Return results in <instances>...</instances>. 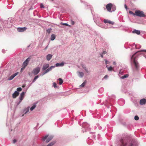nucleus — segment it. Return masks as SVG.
<instances>
[{"mask_svg":"<svg viewBox=\"0 0 146 146\" xmlns=\"http://www.w3.org/2000/svg\"><path fill=\"white\" fill-rule=\"evenodd\" d=\"M118 103L120 106H123L125 103L124 100L123 99H119L118 101Z\"/></svg>","mask_w":146,"mask_h":146,"instance_id":"obj_16","label":"nucleus"},{"mask_svg":"<svg viewBox=\"0 0 146 146\" xmlns=\"http://www.w3.org/2000/svg\"><path fill=\"white\" fill-rule=\"evenodd\" d=\"M18 74V72H16L14 74H13L10 77H9L8 80H12L15 76H16Z\"/></svg>","mask_w":146,"mask_h":146,"instance_id":"obj_13","label":"nucleus"},{"mask_svg":"<svg viewBox=\"0 0 146 146\" xmlns=\"http://www.w3.org/2000/svg\"><path fill=\"white\" fill-rule=\"evenodd\" d=\"M52 55L51 54H48L46 56V58L47 60L49 61L52 58Z\"/></svg>","mask_w":146,"mask_h":146,"instance_id":"obj_18","label":"nucleus"},{"mask_svg":"<svg viewBox=\"0 0 146 146\" xmlns=\"http://www.w3.org/2000/svg\"><path fill=\"white\" fill-rule=\"evenodd\" d=\"M89 125L86 122L83 123L82 124V127L85 128L86 130V131L89 129H90V128L89 127Z\"/></svg>","mask_w":146,"mask_h":146,"instance_id":"obj_8","label":"nucleus"},{"mask_svg":"<svg viewBox=\"0 0 146 146\" xmlns=\"http://www.w3.org/2000/svg\"><path fill=\"white\" fill-rule=\"evenodd\" d=\"M61 24L62 25H66V26H70L68 24H67L66 23H61Z\"/></svg>","mask_w":146,"mask_h":146,"instance_id":"obj_37","label":"nucleus"},{"mask_svg":"<svg viewBox=\"0 0 146 146\" xmlns=\"http://www.w3.org/2000/svg\"><path fill=\"white\" fill-rule=\"evenodd\" d=\"M77 73L78 76L80 78H82L84 75V74L82 72H78Z\"/></svg>","mask_w":146,"mask_h":146,"instance_id":"obj_17","label":"nucleus"},{"mask_svg":"<svg viewBox=\"0 0 146 146\" xmlns=\"http://www.w3.org/2000/svg\"><path fill=\"white\" fill-rule=\"evenodd\" d=\"M53 86L54 88H57V86L55 82H54L53 84Z\"/></svg>","mask_w":146,"mask_h":146,"instance_id":"obj_34","label":"nucleus"},{"mask_svg":"<svg viewBox=\"0 0 146 146\" xmlns=\"http://www.w3.org/2000/svg\"><path fill=\"white\" fill-rule=\"evenodd\" d=\"M124 6H125V9L126 10H127L128 8H127V7L126 4H125Z\"/></svg>","mask_w":146,"mask_h":146,"instance_id":"obj_47","label":"nucleus"},{"mask_svg":"<svg viewBox=\"0 0 146 146\" xmlns=\"http://www.w3.org/2000/svg\"><path fill=\"white\" fill-rule=\"evenodd\" d=\"M25 86V85H23L22 86V87L23 88H24Z\"/></svg>","mask_w":146,"mask_h":146,"instance_id":"obj_55","label":"nucleus"},{"mask_svg":"<svg viewBox=\"0 0 146 146\" xmlns=\"http://www.w3.org/2000/svg\"><path fill=\"white\" fill-rule=\"evenodd\" d=\"M120 146H137V142L135 141L128 142L125 139H121L120 140Z\"/></svg>","mask_w":146,"mask_h":146,"instance_id":"obj_2","label":"nucleus"},{"mask_svg":"<svg viewBox=\"0 0 146 146\" xmlns=\"http://www.w3.org/2000/svg\"><path fill=\"white\" fill-rule=\"evenodd\" d=\"M113 64L114 65H115L116 64V63L115 62H113Z\"/></svg>","mask_w":146,"mask_h":146,"instance_id":"obj_53","label":"nucleus"},{"mask_svg":"<svg viewBox=\"0 0 146 146\" xmlns=\"http://www.w3.org/2000/svg\"><path fill=\"white\" fill-rule=\"evenodd\" d=\"M86 82H86V80L85 81L83 82V83L82 84H81L80 86L81 87H84L85 85V84L86 83Z\"/></svg>","mask_w":146,"mask_h":146,"instance_id":"obj_26","label":"nucleus"},{"mask_svg":"<svg viewBox=\"0 0 146 146\" xmlns=\"http://www.w3.org/2000/svg\"><path fill=\"white\" fill-rule=\"evenodd\" d=\"M47 47H48V46H46L44 48V50H46L47 49Z\"/></svg>","mask_w":146,"mask_h":146,"instance_id":"obj_54","label":"nucleus"},{"mask_svg":"<svg viewBox=\"0 0 146 146\" xmlns=\"http://www.w3.org/2000/svg\"><path fill=\"white\" fill-rule=\"evenodd\" d=\"M49 66V64L47 63H46L43 65L42 70L43 71H44L42 73V76L50 71L52 69L55 67V66H52L50 67Z\"/></svg>","mask_w":146,"mask_h":146,"instance_id":"obj_3","label":"nucleus"},{"mask_svg":"<svg viewBox=\"0 0 146 146\" xmlns=\"http://www.w3.org/2000/svg\"><path fill=\"white\" fill-rule=\"evenodd\" d=\"M84 70L86 71V72H87V73H89V72L88 71V69L87 68L86 69H84Z\"/></svg>","mask_w":146,"mask_h":146,"instance_id":"obj_45","label":"nucleus"},{"mask_svg":"<svg viewBox=\"0 0 146 146\" xmlns=\"http://www.w3.org/2000/svg\"><path fill=\"white\" fill-rule=\"evenodd\" d=\"M48 137V136L47 135H45L43 137L42 139V140L43 141H44L46 139V143H48L50 141L53 137V136H50Z\"/></svg>","mask_w":146,"mask_h":146,"instance_id":"obj_6","label":"nucleus"},{"mask_svg":"<svg viewBox=\"0 0 146 146\" xmlns=\"http://www.w3.org/2000/svg\"><path fill=\"white\" fill-rule=\"evenodd\" d=\"M129 13H130V14H133V12L131 11H129Z\"/></svg>","mask_w":146,"mask_h":146,"instance_id":"obj_49","label":"nucleus"},{"mask_svg":"<svg viewBox=\"0 0 146 146\" xmlns=\"http://www.w3.org/2000/svg\"><path fill=\"white\" fill-rule=\"evenodd\" d=\"M19 93L17 91H15L12 94V97L13 98H15L16 97L19 95Z\"/></svg>","mask_w":146,"mask_h":146,"instance_id":"obj_14","label":"nucleus"},{"mask_svg":"<svg viewBox=\"0 0 146 146\" xmlns=\"http://www.w3.org/2000/svg\"><path fill=\"white\" fill-rule=\"evenodd\" d=\"M105 61L106 64H108L110 62L108 60L106 59H105Z\"/></svg>","mask_w":146,"mask_h":146,"instance_id":"obj_39","label":"nucleus"},{"mask_svg":"<svg viewBox=\"0 0 146 146\" xmlns=\"http://www.w3.org/2000/svg\"><path fill=\"white\" fill-rule=\"evenodd\" d=\"M39 77V75H37L34 78L33 81V82H35L36 80Z\"/></svg>","mask_w":146,"mask_h":146,"instance_id":"obj_27","label":"nucleus"},{"mask_svg":"<svg viewBox=\"0 0 146 146\" xmlns=\"http://www.w3.org/2000/svg\"><path fill=\"white\" fill-rule=\"evenodd\" d=\"M106 67L108 68V70L109 71H111L113 70V68L111 67V66H110L108 67V65H106Z\"/></svg>","mask_w":146,"mask_h":146,"instance_id":"obj_24","label":"nucleus"},{"mask_svg":"<svg viewBox=\"0 0 146 146\" xmlns=\"http://www.w3.org/2000/svg\"><path fill=\"white\" fill-rule=\"evenodd\" d=\"M2 52L3 53H5V50H2Z\"/></svg>","mask_w":146,"mask_h":146,"instance_id":"obj_52","label":"nucleus"},{"mask_svg":"<svg viewBox=\"0 0 146 146\" xmlns=\"http://www.w3.org/2000/svg\"><path fill=\"white\" fill-rule=\"evenodd\" d=\"M52 30V29L51 28H50L47 29L46 30V31L48 33H50Z\"/></svg>","mask_w":146,"mask_h":146,"instance_id":"obj_33","label":"nucleus"},{"mask_svg":"<svg viewBox=\"0 0 146 146\" xmlns=\"http://www.w3.org/2000/svg\"><path fill=\"white\" fill-rule=\"evenodd\" d=\"M100 56H101L102 57V58H103V55L102 54H100Z\"/></svg>","mask_w":146,"mask_h":146,"instance_id":"obj_51","label":"nucleus"},{"mask_svg":"<svg viewBox=\"0 0 146 146\" xmlns=\"http://www.w3.org/2000/svg\"><path fill=\"white\" fill-rule=\"evenodd\" d=\"M135 15L139 17H145V15L143 11L140 10H137L135 12Z\"/></svg>","mask_w":146,"mask_h":146,"instance_id":"obj_5","label":"nucleus"},{"mask_svg":"<svg viewBox=\"0 0 146 146\" xmlns=\"http://www.w3.org/2000/svg\"><path fill=\"white\" fill-rule=\"evenodd\" d=\"M64 65V63L63 62L61 63H57L56 64V66L59 67V66H63Z\"/></svg>","mask_w":146,"mask_h":146,"instance_id":"obj_19","label":"nucleus"},{"mask_svg":"<svg viewBox=\"0 0 146 146\" xmlns=\"http://www.w3.org/2000/svg\"><path fill=\"white\" fill-rule=\"evenodd\" d=\"M146 103V99L143 98L141 99L139 103L141 105H142L145 104Z\"/></svg>","mask_w":146,"mask_h":146,"instance_id":"obj_15","label":"nucleus"},{"mask_svg":"<svg viewBox=\"0 0 146 146\" xmlns=\"http://www.w3.org/2000/svg\"><path fill=\"white\" fill-rule=\"evenodd\" d=\"M51 1H53V0H51Z\"/></svg>","mask_w":146,"mask_h":146,"instance_id":"obj_63","label":"nucleus"},{"mask_svg":"<svg viewBox=\"0 0 146 146\" xmlns=\"http://www.w3.org/2000/svg\"><path fill=\"white\" fill-rule=\"evenodd\" d=\"M134 119L136 120H137L139 119V117L138 116L136 115L134 117Z\"/></svg>","mask_w":146,"mask_h":146,"instance_id":"obj_38","label":"nucleus"},{"mask_svg":"<svg viewBox=\"0 0 146 146\" xmlns=\"http://www.w3.org/2000/svg\"><path fill=\"white\" fill-rule=\"evenodd\" d=\"M104 91V89L103 88H100L98 90V91L100 93H102Z\"/></svg>","mask_w":146,"mask_h":146,"instance_id":"obj_28","label":"nucleus"},{"mask_svg":"<svg viewBox=\"0 0 146 146\" xmlns=\"http://www.w3.org/2000/svg\"><path fill=\"white\" fill-rule=\"evenodd\" d=\"M82 68L84 69V70L86 68V66L84 64L82 65Z\"/></svg>","mask_w":146,"mask_h":146,"instance_id":"obj_40","label":"nucleus"},{"mask_svg":"<svg viewBox=\"0 0 146 146\" xmlns=\"http://www.w3.org/2000/svg\"><path fill=\"white\" fill-rule=\"evenodd\" d=\"M71 24L72 25H74V24L75 23L72 20L71 21Z\"/></svg>","mask_w":146,"mask_h":146,"instance_id":"obj_41","label":"nucleus"},{"mask_svg":"<svg viewBox=\"0 0 146 146\" xmlns=\"http://www.w3.org/2000/svg\"><path fill=\"white\" fill-rule=\"evenodd\" d=\"M40 70V68L39 67H37L33 70V73L35 75H36L39 72Z\"/></svg>","mask_w":146,"mask_h":146,"instance_id":"obj_7","label":"nucleus"},{"mask_svg":"<svg viewBox=\"0 0 146 146\" xmlns=\"http://www.w3.org/2000/svg\"><path fill=\"white\" fill-rule=\"evenodd\" d=\"M55 143V142H52L48 144L46 146H52Z\"/></svg>","mask_w":146,"mask_h":146,"instance_id":"obj_30","label":"nucleus"},{"mask_svg":"<svg viewBox=\"0 0 146 146\" xmlns=\"http://www.w3.org/2000/svg\"><path fill=\"white\" fill-rule=\"evenodd\" d=\"M40 7L41 8H44V7L42 4H41L40 5Z\"/></svg>","mask_w":146,"mask_h":146,"instance_id":"obj_44","label":"nucleus"},{"mask_svg":"<svg viewBox=\"0 0 146 146\" xmlns=\"http://www.w3.org/2000/svg\"><path fill=\"white\" fill-rule=\"evenodd\" d=\"M133 33H135L138 35L140 34V31L139 30L135 29L132 31Z\"/></svg>","mask_w":146,"mask_h":146,"instance_id":"obj_20","label":"nucleus"},{"mask_svg":"<svg viewBox=\"0 0 146 146\" xmlns=\"http://www.w3.org/2000/svg\"><path fill=\"white\" fill-rule=\"evenodd\" d=\"M108 77V76L107 75H106L104 77V78H107Z\"/></svg>","mask_w":146,"mask_h":146,"instance_id":"obj_50","label":"nucleus"},{"mask_svg":"<svg viewBox=\"0 0 146 146\" xmlns=\"http://www.w3.org/2000/svg\"><path fill=\"white\" fill-rule=\"evenodd\" d=\"M97 126L98 127V129H101L102 128V127L101 126H100L99 124L98 123H97L96 124Z\"/></svg>","mask_w":146,"mask_h":146,"instance_id":"obj_35","label":"nucleus"},{"mask_svg":"<svg viewBox=\"0 0 146 146\" xmlns=\"http://www.w3.org/2000/svg\"><path fill=\"white\" fill-rule=\"evenodd\" d=\"M16 140L15 139H14L13 140V143H15L16 142Z\"/></svg>","mask_w":146,"mask_h":146,"instance_id":"obj_46","label":"nucleus"},{"mask_svg":"<svg viewBox=\"0 0 146 146\" xmlns=\"http://www.w3.org/2000/svg\"><path fill=\"white\" fill-rule=\"evenodd\" d=\"M98 136H99H99H100V135H99V134H98Z\"/></svg>","mask_w":146,"mask_h":146,"instance_id":"obj_64","label":"nucleus"},{"mask_svg":"<svg viewBox=\"0 0 146 146\" xmlns=\"http://www.w3.org/2000/svg\"><path fill=\"white\" fill-rule=\"evenodd\" d=\"M107 108H109L110 107H107Z\"/></svg>","mask_w":146,"mask_h":146,"instance_id":"obj_60","label":"nucleus"},{"mask_svg":"<svg viewBox=\"0 0 146 146\" xmlns=\"http://www.w3.org/2000/svg\"><path fill=\"white\" fill-rule=\"evenodd\" d=\"M34 9V8L32 6H31V7L29 9V11H30V10H33V9Z\"/></svg>","mask_w":146,"mask_h":146,"instance_id":"obj_42","label":"nucleus"},{"mask_svg":"<svg viewBox=\"0 0 146 146\" xmlns=\"http://www.w3.org/2000/svg\"><path fill=\"white\" fill-rule=\"evenodd\" d=\"M122 70H120L119 71V73L120 74H122Z\"/></svg>","mask_w":146,"mask_h":146,"instance_id":"obj_48","label":"nucleus"},{"mask_svg":"<svg viewBox=\"0 0 146 146\" xmlns=\"http://www.w3.org/2000/svg\"><path fill=\"white\" fill-rule=\"evenodd\" d=\"M29 107H28L26 109H25L23 111V112L25 114H26L29 111Z\"/></svg>","mask_w":146,"mask_h":146,"instance_id":"obj_21","label":"nucleus"},{"mask_svg":"<svg viewBox=\"0 0 146 146\" xmlns=\"http://www.w3.org/2000/svg\"><path fill=\"white\" fill-rule=\"evenodd\" d=\"M107 52L106 51H104L102 53V54H105L107 53Z\"/></svg>","mask_w":146,"mask_h":146,"instance_id":"obj_43","label":"nucleus"},{"mask_svg":"<svg viewBox=\"0 0 146 146\" xmlns=\"http://www.w3.org/2000/svg\"><path fill=\"white\" fill-rule=\"evenodd\" d=\"M30 59L31 58L29 57L23 62V65L24 68H25L27 65Z\"/></svg>","mask_w":146,"mask_h":146,"instance_id":"obj_9","label":"nucleus"},{"mask_svg":"<svg viewBox=\"0 0 146 146\" xmlns=\"http://www.w3.org/2000/svg\"><path fill=\"white\" fill-rule=\"evenodd\" d=\"M94 128L95 129L96 128V126H95V127H94Z\"/></svg>","mask_w":146,"mask_h":146,"instance_id":"obj_61","label":"nucleus"},{"mask_svg":"<svg viewBox=\"0 0 146 146\" xmlns=\"http://www.w3.org/2000/svg\"><path fill=\"white\" fill-rule=\"evenodd\" d=\"M55 38V35L54 34H52L51 35V37H50V40H53Z\"/></svg>","mask_w":146,"mask_h":146,"instance_id":"obj_22","label":"nucleus"},{"mask_svg":"<svg viewBox=\"0 0 146 146\" xmlns=\"http://www.w3.org/2000/svg\"><path fill=\"white\" fill-rule=\"evenodd\" d=\"M129 75L127 74H126L124 75L123 76L121 77V78L122 79H124L125 78H127L128 77Z\"/></svg>","mask_w":146,"mask_h":146,"instance_id":"obj_25","label":"nucleus"},{"mask_svg":"<svg viewBox=\"0 0 146 146\" xmlns=\"http://www.w3.org/2000/svg\"><path fill=\"white\" fill-rule=\"evenodd\" d=\"M139 51L146 52V50H143L135 53L131 57V62L132 66H134L136 70H138L139 68V65L137 62L138 56L137 54Z\"/></svg>","mask_w":146,"mask_h":146,"instance_id":"obj_1","label":"nucleus"},{"mask_svg":"<svg viewBox=\"0 0 146 146\" xmlns=\"http://www.w3.org/2000/svg\"><path fill=\"white\" fill-rule=\"evenodd\" d=\"M144 57H145V58H146V56H145V55L144 56Z\"/></svg>","mask_w":146,"mask_h":146,"instance_id":"obj_59","label":"nucleus"},{"mask_svg":"<svg viewBox=\"0 0 146 146\" xmlns=\"http://www.w3.org/2000/svg\"><path fill=\"white\" fill-rule=\"evenodd\" d=\"M29 75L30 76H31V73H29Z\"/></svg>","mask_w":146,"mask_h":146,"instance_id":"obj_56","label":"nucleus"},{"mask_svg":"<svg viewBox=\"0 0 146 146\" xmlns=\"http://www.w3.org/2000/svg\"><path fill=\"white\" fill-rule=\"evenodd\" d=\"M36 103H35V105H34L32 107H31L30 108V110L32 111H33L36 107Z\"/></svg>","mask_w":146,"mask_h":146,"instance_id":"obj_23","label":"nucleus"},{"mask_svg":"<svg viewBox=\"0 0 146 146\" xmlns=\"http://www.w3.org/2000/svg\"><path fill=\"white\" fill-rule=\"evenodd\" d=\"M93 137H95V136H94V135H93Z\"/></svg>","mask_w":146,"mask_h":146,"instance_id":"obj_58","label":"nucleus"},{"mask_svg":"<svg viewBox=\"0 0 146 146\" xmlns=\"http://www.w3.org/2000/svg\"><path fill=\"white\" fill-rule=\"evenodd\" d=\"M141 46L139 44H136L135 45V47L137 49H139L141 48Z\"/></svg>","mask_w":146,"mask_h":146,"instance_id":"obj_31","label":"nucleus"},{"mask_svg":"<svg viewBox=\"0 0 146 146\" xmlns=\"http://www.w3.org/2000/svg\"><path fill=\"white\" fill-rule=\"evenodd\" d=\"M112 7V9H113L112 11H114L116 9L115 7V6L113 7L111 3H110L108 4L106 6V8L108 11L109 12H112L111 11V9Z\"/></svg>","mask_w":146,"mask_h":146,"instance_id":"obj_4","label":"nucleus"},{"mask_svg":"<svg viewBox=\"0 0 146 146\" xmlns=\"http://www.w3.org/2000/svg\"><path fill=\"white\" fill-rule=\"evenodd\" d=\"M23 69V68H22L21 69V71H22V70Z\"/></svg>","mask_w":146,"mask_h":146,"instance_id":"obj_57","label":"nucleus"},{"mask_svg":"<svg viewBox=\"0 0 146 146\" xmlns=\"http://www.w3.org/2000/svg\"><path fill=\"white\" fill-rule=\"evenodd\" d=\"M58 80L60 82H59V84L60 85H61L63 82V81L62 80V79L61 78H59L58 79Z\"/></svg>","mask_w":146,"mask_h":146,"instance_id":"obj_29","label":"nucleus"},{"mask_svg":"<svg viewBox=\"0 0 146 146\" xmlns=\"http://www.w3.org/2000/svg\"><path fill=\"white\" fill-rule=\"evenodd\" d=\"M27 29L26 27H19L17 29V30L19 32H22L25 31Z\"/></svg>","mask_w":146,"mask_h":146,"instance_id":"obj_10","label":"nucleus"},{"mask_svg":"<svg viewBox=\"0 0 146 146\" xmlns=\"http://www.w3.org/2000/svg\"><path fill=\"white\" fill-rule=\"evenodd\" d=\"M97 20L98 21V22H97V21H96V20H95V21L96 22V23H100L101 21H102V20H101V19L99 18H97Z\"/></svg>","mask_w":146,"mask_h":146,"instance_id":"obj_32","label":"nucleus"},{"mask_svg":"<svg viewBox=\"0 0 146 146\" xmlns=\"http://www.w3.org/2000/svg\"><path fill=\"white\" fill-rule=\"evenodd\" d=\"M104 23L106 24L108 23L110 24H111L112 25H113L114 23V22L111 21L108 19H104Z\"/></svg>","mask_w":146,"mask_h":146,"instance_id":"obj_12","label":"nucleus"},{"mask_svg":"<svg viewBox=\"0 0 146 146\" xmlns=\"http://www.w3.org/2000/svg\"><path fill=\"white\" fill-rule=\"evenodd\" d=\"M17 91L19 92H20L22 90V88H18L17 89Z\"/></svg>","mask_w":146,"mask_h":146,"instance_id":"obj_36","label":"nucleus"},{"mask_svg":"<svg viewBox=\"0 0 146 146\" xmlns=\"http://www.w3.org/2000/svg\"><path fill=\"white\" fill-rule=\"evenodd\" d=\"M25 93L24 92H22L20 94V96L19 97L20 101L19 103V104L23 100L25 95Z\"/></svg>","mask_w":146,"mask_h":146,"instance_id":"obj_11","label":"nucleus"},{"mask_svg":"<svg viewBox=\"0 0 146 146\" xmlns=\"http://www.w3.org/2000/svg\"><path fill=\"white\" fill-rule=\"evenodd\" d=\"M30 46V45H29V46H28V47H29Z\"/></svg>","mask_w":146,"mask_h":146,"instance_id":"obj_62","label":"nucleus"}]
</instances>
